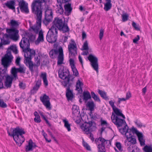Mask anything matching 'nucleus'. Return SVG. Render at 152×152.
Here are the masks:
<instances>
[{
  "label": "nucleus",
  "instance_id": "obj_44",
  "mask_svg": "<svg viewBox=\"0 0 152 152\" xmlns=\"http://www.w3.org/2000/svg\"><path fill=\"white\" fill-rule=\"evenodd\" d=\"M63 122L64 123V126L67 129L68 131L71 130L70 128V125L68 121L67 120L65 119L63 120Z\"/></svg>",
  "mask_w": 152,
  "mask_h": 152
},
{
  "label": "nucleus",
  "instance_id": "obj_21",
  "mask_svg": "<svg viewBox=\"0 0 152 152\" xmlns=\"http://www.w3.org/2000/svg\"><path fill=\"white\" fill-rule=\"evenodd\" d=\"M71 84H69L68 86L66 88V95L68 101L72 100L73 98L74 95L73 94V91L70 90V86Z\"/></svg>",
  "mask_w": 152,
  "mask_h": 152
},
{
  "label": "nucleus",
  "instance_id": "obj_53",
  "mask_svg": "<svg viewBox=\"0 0 152 152\" xmlns=\"http://www.w3.org/2000/svg\"><path fill=\"white\" fill-rule=\"evenodd\" d=\"M116 146L120 151H122V149L121 145V143L119 142H117L116 143Z\"/></svg>",
  "mask_w": 152,
  "mask_h": 152
},
{
  "label": "nucleus",
  "instance_id": "obj_25",
  "mask_svg": "<svg viewBox=\"0 0 152 152\" xmlns=\"http://www.w3.org/2000/svg\"><path fill=\"white\" fill-rule=\"evenodd\" d=\"M18 5L20 10H28V4L24 0H21L19 2Z\"/></svg>",
  "mask_w": 152,
  "mask_h": 152
},
{
  "label": "nucleus",
  "instance_id": "obj_7",
  "mask_svg": "<svg viewBox=\"0 0 152 152\" xmlns=\"http://www.w3.org/2000/svg\"><path fill=\"white\" fill-rule=\"evenodd\" d=\"M58 72L59 77L65 80L63 82V84L64 87H66L69 84L70 78L71 81H73L74 77L69 74L68 70L60 69L59 70Z\"/></svg>",
  "mask_w": 152,
  "mask_h": 152
},
{
  "label": "nucleus",
  "instance_id": "obj_22",
  "mask_svg": "<svg viewBox=\"0 0 152 152\" xmlns=\"http://www.w3.org/2000/svg\"><path fill=\"white\" fill-rule=\"evenodd\" d=\"M41 84V80H40L39 79L37 81H36L35 85L33 87V89L31 91V94H33L35 93L39 88Z\"/></svg>",
  "mask_w": 152,
  "mask_h": 152
},
{
  "label": "nucleus",
  "instance_id": "obj_1",
  "mask_svg": "<svg viewBox=\"0 0 152 152\" xmlns=\"http://www.w3.org/2000/svg\"><path fill=\"white\" fill-rule=\"evenodd\" d=\"M113 110V112L111 117L112 122L118 126H121L123 124L125 123L124 120L125 117L120 110L116 107Z\"/></svg>",
  "mask_w": 152,
  "mask_h": 152
},
{
  "label": "nucleus",
  "instance_id": "obj_15",
  "mask_svg": "<svg viewBox=\"0 0 152 152\" xmlns=\"http://www.w3.org/2000/svg\"><path fill=\"white\" fill-rule=\"evenodd\" d=\"M32 12L36 15V23L39 26H41L42 11V10H32Z\"/></svg>",
  "mask_w": 152,
  "mask_h": 152
},
{
  "label": "nucleus",
  "instance_id": "obj_45",
  "mask_svg": "<svg viewBox=\"0 0 152 152\" xmlns=\"http://www.w3.org/2000/svg\"><path fill=\"white\" fill-rule=\"evenodd\" d=\"M145 152H152V146L145 145L143 148Z\"/></svg>",
  "mask_w": 152,
  "mask_h": 152
},
{
  "label": "nucleus",
  "instance_id": "obj_48",
  "mask_svg": "<svg viewBox=\"0 0 152 152\" xmlns=\"http://www.w3.org/2000/svg\"><path fill=\"white\" fill-rule=\"evenodd\" d=\"M83 146L87 150L89 151H91V149L90 146L87 143L84 141L83 139Z\"/></svg>",
  "mask_w": 152,
  "mask_h": 152
},
{
  "label": "nucleus",
  "instance_id": "obj_11",
  "mask_svg": "<svg viewBox=\"0 0 152 152\" xmlns=\"http://www.w3.org/2000/svg\"><path fill=\"white\" fill-rule=\"evenodd\" d=\"M88 58L90 62L91 65L94 69L97 72H98L99 64L98 58L95 56L90 54L88 57Z\"/></svg>",
  "mask_w": 152,
  "mask_h": 152
},
{
  "label": "nucleus",
  "instance_id": "obj_29",
  "mask_svg": "<svg viewBox=\"0 0 152 152\" xmlns=\"http://www.w3.org/2000/svg\"><path fill=\"white\" fill-rule=\"evenodd\" d=\"M18 71L17 69V68L15 67L12 68L11 70V74L12 75H10L12 77L13 79H15V80L16 79L18 78L17 76V73Z\"/></svg>",
  "mask_w": 152,
  "mask_h": 152
},
{
  "label": "nucleus",
  "instance_id": "obj_63",
  "mask_svg": "<svg viewBox=\"0 0 152 152\" xmlns=\"http://www.w3.org/2000/svg\"><path fill=\"white\" fill-rule=\"evenodd\" d=\"M133 145L134 144H129L128 146V150L129 151H131L133 149Z\"/></svg>",
  "mask_w": 152,
  "mask_h": 152
},
{
  "label": "nucleus",
  "instance_id": "obj_26",
  "mask_svg": "<svg viewBox=\"0 0 152 152\" xmlns=\"http://www.w3.org/2000/svg\"><path fill=\"white\" fill-rule=\"evenodd\" d=\"M15 0H11L7 1L5 3V6L10 9L15 10Z\"/></svg>",
  "mask_w": 152,
  "mask_h": 152
},
{
  "label": "nucleus",
  "instance_id": "obj_27",
  "mask_svg": "<svg viewBox=\"0 0 152 152\" xmlns=\"http://www.w3.org/2000/svg\"><path fill=\"white\" fill-rule=\"evenodd\" d=\"M83 99L85 103L87 102L88 100L91 98V96L90 93L88 91H84L83 93Z\"/></svg>",
  "mask_w": 152,
  "mask_h": 152
},
{
  "label": "nucleus",
  "instance_id": "obj_50",
  "mask_svg": "<svg viewBox=\"0 0 152 152\" xmlns=\"http://www.w3.org/2000/svg\"><path fill=\"white\" fill-rule=\"evenodd\" d=\"M72 69L73 72V75L76 76H77L78 75L79 73L76 67H75L72 68Z\"/></svg>",
  "mask_w": 152,
  "mask_h": 152
},
{
  "label": "nucleus",
  "instance_id": "obj_28",
  "mask_svg": "<svg viewBox=\"0 0 152 152\" xmlns=\"http://www.w3.org/2000/svg\"><path fill=\"white\" fill-rule=\"evenodd\" d=\"M83 84L79 79L77 80L76 85V90L79 93L82 92V89L81 86H82Z\"/></svg>",
  "mask_w": 152,
  "mask_h": 152
},
{
  "label": "nucleus",
  "instance_id": "obj_33",
  "mask_svg": "<svg viewBox=\"0 0 152 152\" xmlns=\"http://www.w3.org/2000/svg\"><path fill=\"white\" fill-rule=\"evenodd\" d=\"M98 92L101 96L103 99L106 100H108L109 98L107 96L106 93L104 91H102L100 90H98Z\"/></svg>",
  "mask_w": 152,
  "mask_h": 152
},
{
  "label": "nucleus",
  "instance_id": "obj_54",
  "mask_svg": "<svg viewBox=\"0 0 152 152\" xmlns=\"http://www.w3.org/2000/svg\"><path fill=\"white\" fill-rule=\"evenodd\" d=\"M48 0H41L42 3H44V5H45V7L44 10H49V7L48 5L46 4V3Z\"/></svg>",
  "mask_w": 152,
  "mask_h": 152
},
{
  "label": "nucleus",
  "instance_id": "obj_9",
  "mask_svg": "<svg viewBox=\"0 0 152 152\" xmlns=\"http://www.w3.org/2000/svg\"><path fill=\"white\" fill-rule=\"evenodd\" d=\"M58 31L55 29L50 28L46 36L47 41L50 43H53L56 42L57 39Z\"/></svg>",
  "mask_w": 152,
  "mask_h": 152
},
{
  "label": "nucleus",
  "instance_id": "obj_55",
  "mask_svg": "<svg viewBox=\"0 0 152 152\" xmlns=\"http://www.w3.org/2000/svg\"><path fill=\"white\" fill-rule=\"evenodd\" d=\"M99 141L101 142L100 145H104L106 140L102 137H99Z\"/></svg>",
  "mask_w": 152,
  "mask_h": 152
},
{
  "label": "nucleus",
  "instance_id": "obj_59",
  "mask_svg": "<svg viewBox=\"0 0 152 152\" xmlns=\"http://www.w3.org/2000/svg\"><path fill=\"white\" fill-rule=\"evenodd\" d=\"M72 11V10H65V12H64L63 15L69 16L70 14Z\"/></svg>",
  "mask_w": 152,
  "mask_h": 152
},
{
  "label": "nucleus",
  "instance_id": "obj_13",
  "mask_svg": "<svg viewBox=\"0 0 152 152\" xmlns=\"http://www.w3.org/2000/svg\"><path fill=\"white\" fill-rule=\"evenodd\" d=\"M72 43H70L68 45V48L71 56H75L77 54V45L74 40H71Z\"/></svg>",
  "mask_w": 152,
  "mask_h": 152
},
{
  "label": "nucleus",
  "instance_id": "obj_5",
  "mask_svg": "<svg viewBox=\"0 0 152 152\" xmlns=\"http://www.w3.org/2000/svg\"><path fill=\"white\" fill-rule=\"evenodd\" d=\"M25 133L24 129L19 127H17L13 131V139L17 144L20 146L24 141L25 139L23 134Z\"/></svg>",
  "mask_w": 152,
  "mask_h": 152
},
{
  "label": "nucleus",
  "instance_id": "obj_10",
  "mask_svg": "<svg viewBox=\"0 0 152 152\" xmlns=\"http://www.w3.org/2000/svg\"><path fill=\"white\" fill-rule=\"evenodd\" d=\"M7 31L9 34L10 39L15 41H17L19 37V31L17 29L11 28L7 29Z\"/></svg>",
  "mask_w": 152,
  "mask_h": 152
},
{
  "label": "nucleus",
  "instance_id": "obj_36",
  "mask_svg": "<svg viewBox=\"0 0 152 152\" xmlns=\"http://www.w3.org/2000/svg\"><path fill=\"white\" fill-rule=\"evenodd\" d=\"M107 2L104 4V9L110 10L112 7L111 0H106Z\"/></svg>",
  "mask_w": 152,
  "mask_h": 152
},
{
  "label": "nucleus",
  "instance_id": "obj_43",
  "mask_svg": "<svg viewBox=\"0 0 152 152\" xmlns=\"http://www.w3.org/2000/svg\"><path fill=\"white\" fill-rule=\"evenodd\" d=\"M97 148L99 152H105L106 151L105 147L104 145H102L99 144L97 146Z\"/></svg>",
  "mask_w": 152,
  "mask_h": 152
},
{
  "label": "nucleus",
  "instance_id": "obj_56",
  "mask_svg": "<svg viewBox=\"0 0 152 152\" xmlns=\"http://www.w3.org/2000/svg\"><path fill=\"white\" fill-rule=\"evenodd\" d=\"M104 30L102 29H101L100 30V33H99V37L100 39V40H101L103 37V34H104Z\"/></svg>",
  "mask_w": 152,
  "mask_h": 152
},
{
  "label": "nucleus",
  "instance_id": "obj_64",
  "mask_svg": "<svg viewBox=\"0 0 152 152\" xmlns=\"http://www.w3.org/2000/svg\"><path fill=\"white\" fill-rule=\"evenodd\" d=\"M139 39L140 37L139 35H137V37L133 39V42L134 43L137 44V42Z\"/></svg>",
  "mask_w": 152,
  "mask_h": 152
},
{
  "label": "nucleus",
  "instance_id": "obj_23",
  "mask_svg": "<svg viewBox=\"0 0 152 152\" xmlns=\"http://www.w3.org/2000/svg\"><path fill=\"white\" fill-rule=\"evenodd\" d=\"M10 36L6 34H4L2 38H1V42L4 45H8L10 42Z\"/></svg>",
  "mask_w": 152,
  "mask_h": 152
},
{
  "label": "nucleus",
  "instance_id": "obj_37",
  "mask_svg": "<svg viewBox=\"0 0 152 152\" xmlns=\"http://www.w3.org/2000/svg\"><path fill=\"white\" fill-rule=\"evenodd\" d=\"M19 68H17L18 72L21 73H25L26 68L23 65H20Z\"/></svg>",
  "mask_w": 152,
  "mask_h": 152
},
{
  "label": "nucleus",
  "instance_id": "obj_39",
  "mask_svg": "<svg viewBox=\"0 0 152 152\" xmlns=\"http://www.w3.org/2000/svg\"><path fill=\"white\" fill-rule=\"evenodd\" d=\"M40 57L39 56H38L35 57V64L34 66H39L40 64Z\"/></svg>",
  "mask_w": 152,
  "mask_h": 152
},
{
  "label": "nucleus",
  "instance_id": "obj_18",
  "mask_svg": "<svg viewBox=\"0 0 152 152\" xmlns=\"http://www.w3.org/2000/svg\"><path fill=\"white\" fill-rule=\"evenodd\" d=\"M126 137L127 139L125 141V145L128 146L129 144L134 145L136 144V139L133 136H132L131 133H129V135H126Z\"/></svg>",
  "mask_w": 152,
  "mask_h": 152
},
{
  "label": "nucleus",
  "instance_id": "obj_17",
  "mask_svg": "<svg viewBox=\"0 0 152 152\" xmlns=\"http://www.w3.org/2000/svg\"><path fill=\"white\" fill-rule=\"evenodd\" d=\"M42 2L39 0H34L31 5V10H44L42 4Z\"/></svg>",
  "mask_w": 152,
  "mask_h": 152
},
{
  "label": "nucleus",
  "instance_id": "obj_2",
  "mask_svg": "<svg viewBox=\"0 0 152 152\" xmlns=\"http://www.w3.org/2000/svg\"><path fill=\"white\" fill-rule=\"evenodd\" d=\"M13 57L10 51L7 52L4 56L2 58L1 60V64L3 66L4 69H0V76L1 77L2 79L5 76L7 71V68L10 66L12 61Z\"/></svg>",
  "mask_w": 152,
  "mask_h": 152
},
{
  "label": "nucleus",
  "instance_id": "obj_60",
  "mask_svg": "<svg viewBox=\"0 0 152 152\" xmlns=\"http://www.w3.org/2000/svg\"><path fill=\"white\" fill-rule=\"evenodd\" d=\"M109 104L112 107L113 109L116 107L114 105V102L113 100L109 101Z\"/></svg>",
  "mask_w": 152,
  "mask_h": 152
},
{
  "label": "nucleus",
  "instance_id": "obj_62",
  "mask_svg": "<svg viewBox=\"0 0 152 152\" xmlns=\"http://www.w3.org/2000/svg\"><path fill=\"white\" fill-rule=\"evenodd\" d=\"M20 58L19 57L17 58L15 61V63L17 66H20Z\"/></svg>",
  "mask_w": 152,
  "mask_h": 152
},
{
  "label": "nucleus",
  "instance_id": "obj_51",
  "mask_svg": "<svg viewBox=\"0 0 152 152\" xmlns=\"http://www.w3.org/2000/svg\"><path fill=\"white\" fill-rule=\"evenodd\" d=\"M83 49L82 50H86L88 49V42L87 40L84 42L83 46Z\"/></svg>",
  "mask_w": 152,
  "mask_h": 152
},
{
  "label": "nucleus",
  "instance_id": "obj_58",
  "mask_svg": "<svg viewBox=\"0 0 152 152\" xmlns=\"http://www.w3.org/2000/svg\"><path fill=\"white\" fill-rule=\"evenodd\" d=\"M34 121L35 122L37 123H40L41 121L39 116H37L34 118Z\"/></svg>",
  "mask_w": 152,
  "mask_h": 152
},
{
  "label": "nucleus",
  "instance_id": "obj_4",
  "mask_svg": "<svg viewBox=\"0 0 152 152\" xmlns=\"http://www.w3.org/2000/svg\"><path fill=\"white\" fill-rule=\"evenodd\" d=\"M23 51L24 53V56L25 58L24 63L25 64H28L29 69L32 72L34 71L33 67L34 64L31 60L35 54V51L33 49H30L29 47L23 50Z\"/></svg>",
  "mask_w": 152,
  "mask_h": 152
},
{
  "label": "nucleus",
  "instance_id": "obj_31",
  "mask_svg": "<svg viewBox=\"0 0 152 152\" xmlns=\"http://www.w3.org/2000/svg\"><path fill=\"white\" fill-rule=\"evenodd\" d=\"M40 76L43 79L44 84L46 86H47L48 85V83L47 78V75L46 73L45 72L42 73L41 74Z\"/></svg>",
  "mask_w": 152,
  "mask_h": 152
},
{
  "label": "nucleus",
  "instance_id": "obj_12",
  "mask_svg": "<svg viewBox=\"0 0 152 152\" xmlns=\"http://www.w3.org/2000/svg\"><path fill=\"white\" fill-rule=\"evenodd\" d=\"M19 45L22 50L30 47L29 40L27 35H24V37H22L19 43Z\"/></svg>",
  "mask_w": 152,
  "mask_h": 152
},
{
  "label": "nucleus",
  "instance_id": "obj_32",
  "mask_svg": "<svg viewBox=\"0 0 152 152\" xmlns=\"http://www.w3.org/2000/svg\"><path fill=\"white\" fill-rule=\"evenodd\" d=\"M10 24L12 28L17 29L19 26V23L18 22L13 20H11Z\"/></svg>",
  "mask_w": 152,
  "mask_h": 152
},
{
  "label": "nucleus",
  "instance_id": "obj_40",
  "mask_svg": "<svg viewBox=\"0 0 152 152\" xmlns=\"http://www.w3.org/2000/svg\"><path fill=\"white\" fill-rule=\"evenodd\" d=\"M8 49L12 50L15 54L18 53V51L16 45H11L10 47Z\"/></svg>",
  "mask_w": 152,
  "mask_h": 152
},
{
  "label": "nucleus",
  "instance_id": "obj_38",
  "mask_svg": "<svg viewBox=\"0 0 152 152\" xmlns=\"http://www.w3.org/2000/svg\"><path fill=\"white\" fill-rule=\"evenodd\" d=\"M138 137V140L140 142L141 145H145V140L143 139L142 134H140V135H139V136Z\"/></svg>",
  "mask_w": 152,
  "mask_h": 152
},
{
  "label": "nucleus",
  "instance_id": "obj_57",
  "mask_svg": "<svg viewBox=\"0 0 152 152\" xmlns=\"http://www.w3.org/2000/svg\"><path fill=\"white\" fill-rule=\"evenodd\" d=\"M69 62L71 68L75 67L74 64V61L73 59H70L69 60Z\"/></svg>",
  "mask_w": 152,
  "mask_h": 152
},
{
  "label": "nucleus",
  "instance_id": "obj_35",
  "mask_svg": "<svg viewBox=\"0 0 152 152\" xmlns=\"http://www.w3.org/2000/svg\"><path fill=\"white\" fill-rule=\"evenodd\" d=\"M61 0H57V2H61ZM61 3H62V1ZM70 2L69 1L68 2H66V3H65V4L68 3L67 4H65L64 7V10H72V8L71 7V3H69V2Z\"/></svg>",
  "mask_w": 152,
  "mask_h": 152
},
{
  "label": "nucleus",
  "instance_id": "obj_47",
  "mask_svg": "<svg viewBox=\"0 0 152 152\" xmlns=\"http://www.w3.org/2000/svg\"><path fill=\"white\" fill-rule=\"evenodd\" d=\"M37 24L36 26H32L31 28L36 34H37L39 32V28L41 27L39 26Z\"/></svg>",
  "mask_w": 152,
  "mask_h": 152
},
{
  "label": "nucleus",
  "instance_id": "obj_42",
  "mask_svg": "<svg viewBox=\"0 0 152 152\" xmlns=\"http://www.w3.org/2000/svg\"><path fill=\"white\" fill-rule=\"evenodd\" d=\"M91 94L92 98L95 101L99 102H100V100L99 98V97L97 95H96L93 91L91 92Z\"/></svg>",
  "mask_w": 152,
  "mask_h": 152
},
{
  "label": "nucleus",
  "instance_id": "obj_14",
  "mask_svg": "<svg viewBox=\"0 0 152 152\" xmlns=\"http://www.w3.org/2000/svg\"><path fill=\"white\" fill-rule=\"evenodd\" d=\"M45 15L43 23L47 25L50 22L52 21L53 19V12L51 10H46L45 12Z\"/></svg>",
  "mask_w": 152,
  "mask_h": 152
},
{
  "label": "nucleus",
  "instance_id": "obj_61",
  "mask_svg": "<svg viewBox=\"0 0 152 152\" xmlns=\"http://www.w3.org/2000/svg\"><path fill=\"white\" fill-rule=\"evenodd\" d=\"M27 37L28 38H29V40H30L31 41L34 40L35 38V36L32 34H30L28 36H27Z\"/></svg>",
  "mask_w": 152,
  "mask_h": 152
},
{
  "label": "nucleus",
  "instance_id": "obj_49",
  "mask_svg": "<svg viewBox=\"0 0 152 152\" xmlns=\"http://www.w3.org/2000/svg\"><path fill=\"white\" fill-rule=\"evenodd\" d=\"M132 26L135 29L138 31L140 30V28L139 25L137 24L134 21L132 22Z\"/></svg>",
  "mask_w": 152,
  "mask_h": 152
},
{
  "label": "nucleus",
  "instance_id": "obj_46",
  "mask_svg": "<svg viewBox=\"0 0 152 152\" xmlns=\"http://www.w3.org/2000/svg\"><path fill=\"white\" fill-rule=\"evenodd\" d=\"M131 131L133 134L135 133L136 134L138 137L139 136V135H140V134H142V133L139 132L136 128H134L133 127L132 128L131 132Z\"/></svg>",
  "mask_w": 152,
  "mask_h": 152
},
{
  "label": "nucleus",
  "instance_id": "obj_8",
  "mask_svg": "<svg viewBox=\"0 0 152 152\" xmlns=\"http://www.w3.org/2000/svg\"><path fill=\"white\" fill-rule=\"evenodd\" d=\"M58 54L57 58V65H60L63 64L64 60V55L63 49L61 46L58 48V50L53 49L49 52L50 56L51 58H54L56 55Z\"/></svg>",
  "mask_w": 152,
  "mask_h": 152
},
{
  "label": "nucleus",
  "instance_id": "obj_34",
  "mask_svg": "<svg viewBox=\"0 0 152 152\" xmlns=\"http://www.w3.org/2000/svg\"><path fill=\"white\" fill-rule=\"evenodd\" d=\"M33 143V141L31 139L29 140L28 142V145L26 146V151H32V143Z\"/></svg>",
  "mask_w": 152,
  "mask_h": 152
},
{
  "label": "nucleus",
  "instance_id": "obj_20",
  "mask_svg": "<svg viewBox=\"0 0 152 152\" xmlns=\"http://www.w3.org/2000/svg\"><path fill=\"white\" fill-rule=\"evenodd\" d=\"M14 79L10 75L6 76L5 82V86L7 88H10L11 87Z\"/></svg>",
  "mask_w": 152,
  "mask_h": 152
},
{
  "label": "nucleus",
  "instance_id": "obj_3",
  "mask_svg": "<svg viewBox=\"0 0 152 152\" xmlns=\"http://www.w3.org/2000/svg\"><path fill=\"white\" fill-rule=\"evenodd\" d=\"M53 29H55L57 31L58 29L62 31L63 33L69 32V29L67 24L66 23L64 20L58 17L55 18L53 22V25L50 28Z\"/></svg>",
  "mask_w": 152,
  "mask_h": 152
},
{
  "label": "nucleus",
  "instance_id": "obj_16",
  "mask_svg": "<svg viewBox=\"0 0 152 152\" xmlns=\"http://www.w3.org/2000/svg\"><path fill=\"white\" fill-rule=\"evenodd\" d=\"M40 99L47 108L49 110L51 109L50 98L46 94H44L43 96L40 97Z\"/></svg>",
  "mask_w": 152,
  "mask_h": 152
},
{
  "label": "nucleus",
  "instance_id": "obj_30",
  "mask_svg": "<svg viewBox=\"0 0 152 152\" xmlns=\"http://www.w3.org/2000/svg\"><path fill=\"white\" fill-rule=\"evenodd\" d=\"M86 106L87 107L89 108V110L91 111H92L94 110L95 105L93 101L88 102Z\"/></svg>",
  "mask_w": 152,
  "mask_h": 152
},
{
  "label": "nucleus",
  "instance_id": "obj_6",
  "mask_svg": "<svg viewBox=\"0 0 152 152\" xmlns=\"http://www.w3.org/2000/svg\"><path fill=\"white\" fill-rule=\"evenodd\" d=\"M81 128L86 134H90L89 138L93 142L94 141L93 134L91 133V132L94 131L96 129V126L95 123L92 121H89L88 122H86L81 126Z\"/></svg>",
  "mask_w": 152,
  "mask_h": 152
},
{
  "label": "nucleus",
  "instance_id": "obj_41",
  "mask_svg": "<svg viewBox=\"0 0 152 152\" xmlns=\"http://www.w3.org/2000/svg\"><path fill=\"white\" fill-rule=\"evenodd\" d=\"M121 16L123 22H125L128 20L129 15L127 13L123 12V14Z\"/></svg>",
  "mask_w": 152,
  "mask_h": 152
},
{
  "label": "nucleus",
  "instance_id": "obj_19",
  "mask_svg": "<svg viewBox=\"0 0 152 152\" xmlns=\"http://www.w3.org/2000/svg\"><path fill=\"white\" fill-rule=\"evenodd\" d=\"M123 125L124 126V127L123 128L119 129V130L120 132L122 134H125V136L127 135L128 133H131V129H129V127L128 126L126 122L125 123H124L122 124L121 126H116L118 128L122 126Z\"/></svg>",
  "mask_w": 152,
  "mask_h": 152
},
{
  "label": "nucleus",
  "instance_id": "obj_24",
  "mask_svg": "<svg viewBox=\"0 0 152 152\" xmlns=\"http://www.w3.org/2000/svg\"><path fill=\"white\" fill-rule=\"evenodd\" d=\"M44 41V36L42 30L39 31L38 37L37 40L35 41L36 45H38L40 42H43Z\"/></svg>",
  "mask_w": 152,
  "mask_h": 152
},
{
  "label": "nucleus",
  "instance_id": "obj_52",
  "mask_svg": "<svg viewBox=\"0 0 152 152\" xmlns=\"http://www.w3.org/2000/svg\"><path fill=\"white\" fill-rule=\"evenodd\" d=\"M0 107L2 108H5L7 107V105L4 103L3 99H0Z\"/></svg>",
  "mask_w": 152,
  "mask_h": 152
}]
</instances>
